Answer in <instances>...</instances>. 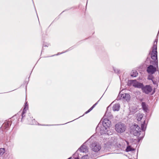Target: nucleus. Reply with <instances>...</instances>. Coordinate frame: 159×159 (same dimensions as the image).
Instances as JSON below:
<instances>
[{
	"mask_svg": "<svg viewBox=\"0 0 159 159\" xmlns=\"http://www.w3.org/2000/svg\"><path fill=\"white\" fill-rule=\"evenodd\" d=\"M157 39H156L155 40V41L154 43L153 46L152 48V51L151 53L150 52V54L151 58L155 61L152 62H151V64L153 65H156L158 69L157 55Z\"/></svg>",
	"mask_w": 159,
	"mask_h": 159,
	"instance_id": "nucleus-1",
	"label": "nucleus"
},
{
	"mask_svg": "<svg viewBox=\"0 0 159 159\" xmlns=\"http://www.w3.org/2000/svg\"><path fill=\"white\" fill-rule=\"evenodd\" d=\"M141 129H140V127L137 125H134L133 127L132 132L134 135L139 136L141 133L142 134V136L139 137L138 139L139 141L143 138L144 135V132L143 131L142 132Z\"/></svg>",
	"mask_w": 159,
	"mask_h": 159,
	"instance_id": "nucleus-2",
	"label": "nucleus"
},
{
	"mask_svg": "<svg viewBox=\"0 0 159 159\" xmlns=\"http://www.w3.org/2000/svg\"><path fill=\"white\" fill-rule=\"evenodd\" d=\"M136 118L138 121H139L143 120L142 123H141V128L143 131L145 130L146 124L145 123V118L143 117V115L140 113H138L137 114ZM141 122H142L141 121Z\"/></svg>",
	"mask_w": 159,
	"mask_h": 159,
	"instance_id": "nucleus-3",
	"label": "nucleus"
},
{
	"mask_svg": "<svg viewBox=\"0 0 159 159\" xmlns=\"http://www.w3.org/2000/svg\"><path fill=\"white\" fill-rule=\"evenodd\" d=\"M115 129L118 133H122L124 132L126 129L125 125L121 122L116 124L115 126Z\"/></svg>",
	"mask_w": 159,
	"mask_h": 159,
	"instance_id": "nucleus-4",
	"label": "nucleus"
},
{
	"mask_svg": "<svg viewBox=\"0 0 159 159\" xmlns=\"http://www.w3.org/2000/svg\"><path fill=\"white\" fill-rule=\"evenodd\" d=\"M107 128L102 124H99L96 128L97 132L101 134H105Z\"/></svg>",
	"mask_w": 159,
	"mask_h": 159,
	"instance_id": "nucleus-5",
	"label": "nucleus"
},
{
	"mask_svg": "<svg viewBox=\"0 0 159 159\" xmlns=\"http://www.w3.org/2000/svg\"><path fill=\"white\" fill-rule=\"evenodd\" d=\"M90 147L95 152H98L101 148L100 145L98 143L96 142H93L91 144Z\"/></svg>",
	"mask_w": 159,
	"mask_h": 159,
	"instance_id": "nucleus-6",
	"label": "nucleus"
},
{
	"mask_svg": "<svg viewBox=\"0 0 159 159\" xmlns=\"http://www.w3.org/2000/svg\"><path fill=\"white\" fill-rule=\"evenodd\" d=\"M143 92L146 94H148L152 90V88L151 86L149 85H146L143 86L142 89Z\"/></svg>",
	"mask_w": 159,
	"mask_h": 159,
	"instance_id": "nucleus-7",
	"label": "nucleus"
},
{
	"mask_svg": "<svg viewBox=\"0 0 159 159\" xmlns=\"http://www.w3.org/2000/svg\"><path fill=\"white\" fill-rule=\"evenodd\" d=\"M157 70V68L153 66L152 65H150L147 68V71L148 73L153 74Z\"/></svg>",
	"mask_w": 159,
	"mask_h": 159,
	"instance_id": "nucleus-8",
	"label": "nucleus"
},
{
	"mask_svg": "<svg viewBox=\"0 0 159 159\" xmlns=\"http://www.w3.org/2000/svg\"><path fill=\"white\" fill-rule=\"evenodd\" d=\"M111 121L107 118H104L102 121V125L107 128L111 125Z\"/></svg>",
	"mask_w": 159,
	"mask_h": 159,
	"instance_id": "nucleus-9",
	"label": "nucleus"
},
{
	"mask_svg": "<svg viewBox=\"0 0 159 159\" xmlns=\"http://www.w3.org/2000/svg\"><path fill=\"white\" fill-rule=\"evenodd\" d=\"M11 125V122L10 121H6L3 124L2 127L5 129H8Z\"/></svg>",
	"mask_w": 159,
	"mask_h": 159,
	"instance_id": "nucleus-10",
	"label": "nucleus"
},
{
	"mask_svg": "<svg viewBox=\"0 0 159 159\" xmlns=\"http://www.w3.org/2000/svg\"><path fill=\"white\" fill-rule=\"evenodd\" d=\"M133 86L135 87L139 88H141V89H142L143 84L142 83H139L138 82L135 81V83H134L133 84Z\"/></svg>",
	"mask_w": 159,
	"mask_h": 159,
	"instance_id": "nucleus-11",
	"label": "nucleus"
},
{
	"mask_svg": "<svg viewBox=\"0 0 159 159\" xmlns=\"http://www.w3.org/2000/svg\"><path fill=\"white\" fill-rule=\"evenodd\" d=\"M120 106L119 104H116L113 106L112 110L114 111H118L120 109Z\"/></svg>",
	"mask_w": 159,
	"mask_h": 159,
	"instance_id": "nucleus-12",
	"label": "nucleus"
},
{
	"mask_svg": "<svg viewBox=\"0 0 159 159\" xmlns=\"http://www.w3.org/2000/svg\"><path fill=\"white\" fill-rule=\"evenodd\" d=\"M80 151L82 152H86L87 150V147L85 145H83L79 149Z\"/></svg>",
	"mask_w": 159,
	"mask_h": 159,
	"instance_id": "nucleus-13",
	"label": "nucleus"
},
{
	"mask_svg": "<svg viewBox=\"0 0 159 159\" xmlns=\"http://www.w3.org/2000/svg\"><path fill=\"white\" fill-rule=\"evenodd\" d=\"M121 97L126 101H128L130 99V96L129 94L128 93L123 94L121 96Z\"/></svg>",
	"mask_w": 159,
	"mask_h": 159,
	"instance_id": "nucleus-14",
	"label": "nucleus"
},
{
	"mask_svg": "<svg viewBox=\"0 0 159 159\" xmlns=\"http://www.w3.org/2000/svg\"><path fill=\"white\" fill-rule=\"evenodd\" d=\"M142 106L143 110L146 111L148 110V107L146 103L144 102H142Z\"/></svg>",
	"mask_w": 159,
	"mask_h": 159,
	"instance_id": "nucleus-15",
	"label": "nucleus"
},
{
	"mask_svg": "<svg viewBox=\"0 0 159 159\" xmlns=\"http://www.w3.org/2000/svg\"><path fill=\"white\" fill-rule=\"evenodd\" d=\"M27 102H26L25 103V107L23 109V112L22 113V118L23 117L25 116L24 115V114L25 113V111H26V107L27 106H28V105L27 104Z\"/></svg>",
	"mask_w": 159,
	"mask_h": 159,
	"instance_id": "nucleus-16",
	"label": "nucleus"
},
{
	"mask_svg": "<svg viewBox=\"0 0 159 159\" xmlns=\"http://www.w3.org/2000/svg\"><path fill=\"white\" fill-rule=\"evenodd\" d=\"M138 75V73L137 71H133L132 73H131V76L135 77L137 76Z\"/></svg>",
	"mask_w": 159,
	"mask_h": 159,
	"instance_id": "nucleus-17",
	"label": "nucleus"
},
{
	"mask_svg": "<svg viewBox=\"0 0 159 159\" xmlns=\"http://www.w3.org/2000/svg\"><path fill=\"white\" fill-rule=\"evenodd\" d=\"M107 117L108 118H109V117L110 118H111L112 117V116L111 115V114L110 113H108L106 112L104 116V117Z\"/></svg>",
	"mask_w": 159,
	"mask_h": 159,
	"instance_id": "nucleus-18",
	"label": "nucleus"
},
{
	"mask_svg": "<svg viewBox=\"0 0 159 159\" xmlns=\"http://www.w3.org/2000/svg\"><path fill=\"white\" fill-rule=\"evenodd\" d=\"M5 152L4 148H0V156H2L4 153Z\"/></svg>",
	"mask_w": 159,
	"mask_h": 159,
	"instance_id": "nucleus-19",
	"label": "nucleus"
},
{
	"mask_svg": "<svg viewBox=\"0 0 159 159\" xmlns=\"http://www.w3.org/2000/svg\"><path fill=\"white\" fill-rule=\"evenodd\" d=\"M133 150L132 148H131L130 146H128L127 147V148L126 149V151L127 152H128L129 151H132Z\"/></svg>",
	"mask_w": 159,
	"mask_h": 159,
	"instance_id": "nucleus-20",
	"label": "nucleus"
},
{
	"mask_svg": "<svg viewBox=\"0 0 159 159\" xmlns=\"http://www.w3.org/2000/svg\"><path fill=\"white\" fill-rule=\"evenodd\" d=\"M96 105V103L93 105L88 111H86L85 112V114L88 113L90 111H91L93 108H94V107H95V105Z\"/></svg>",
	"mask_w": 159,
	"mask_h": 159,
	"instance_id": "nucleus-21",
	"label": "nucleus"
},
{
	"mask_svg": "<svg viewBox=\"0 0 159 159\" xmlns=\"http://www.w3.org/2000/svg\"><path fill=\"white\" fill-rule=\"evenodd\" d=\"M114 70L116 73H119V71L118 69H116V68H115V69H114Z\"/></svg>",
	"mask_w": 159,
	"mask_h": 159,
	"instance_id": "nucleus-22",
	"label": "nucleus"
},
{
	"mask_svg": "<svg viewBox=\"0 0 159 159\" xmlns=\"http://www.w3.org/2000/svg\"><path fill=\"white\" fill-rule=\"evenodd\" d=\"M152 75H149L148 77V79L149 80H152Z\"/></svg>",
	"mask_w": 159,
	"mask_h": 159,
	"instance_id": "nucleus-23",
	"label": "nucleus"
},
{
	"mask_svg": "<svg viewBox=\"0 0 159 159\" xmlns=\"http://www.w3.org/2000/svg\"><path fill=\"white\" fill-rule=\"evenodd\" d=\"M75 159H79V158L78 157H75Z\"/></svg>",
	"mask_w": 159,
	"mask_h": 159,
	"instance_id": "nucleus-24",
	"label": "nucleus"
},
{
	"mask_svg": "<svg viewBox=\"0 0 159 159\" xmlns=\"http://www.w3.org/2000/svg\"><path fill=\"white\" fill-rule=\"evenodd\" d=\"M72 159L71 157H70L68 159Z\"/></svg>",
	"mask_w": 159,
	"mask_h": 159,
	"instance_id": "nucleus-25",
	"label": "nucleus"
},
{
	"mask_svg": "<svg viewBox=\"0 0 159 159\" xmlns=\"http://www.w3.org/2000/svg\"><path fill=\"white\" fill-rule=\"evenodd\" d=\"M87 156H87H84V157H86V156Z\"/></svg>",
	"mask_w": 159,
	"mask_h": 159,
	"instance_id": "nucleus-26",
	"label": "nucleus"
}]
</instances>
